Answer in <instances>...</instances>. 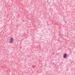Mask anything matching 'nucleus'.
<instances>
[{"label": "nucleus", "instance_id": "nucleus-2", "mask_svg": "<svg viewBox=\"0 0 75 75\" xmlns=\"http://www.w3.org/2000/svg\"><path fill=\"white\" fill-rule=\"evenodd\" d=\"M67 56V54L66 53L64 54L63 55L64 58H66Z\"/></svg>", "mask_w": 75, "mask_h": 75}, {"label": "nucleus", "instance_id": "nucleus-1", "mask_svg": "<svg viewBox=\"0 0 75 75\" xmlns=\"http://www.w3.org/2000/svg\"><path fill=\"white\" fill-rule=\"evenodd\" d=\"M14 41V38H13L11 37L10 38L9 42L10 43H13Z\"/></svg>", "mask_w": 75, "mask_h": 75}]
</instances>
